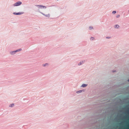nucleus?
<instances>
[{"mask_svg":"<svg viewBox=\"0 0 129 129\" xmlns=\"http://www.w3.org/2000/svg\"><path fill=\"white\" fill-rule=\"evenodd\" d=\"M88 85L85 84H83L81 85V87H85L87 86Z\"/></svg>","mask_w":129,"mask_h":129,"instance_id":"423d86ee","label":"nucleus"},{"mask_svg":"<svg viewBox=\"0 0 129 129\" xmlns=\"http://www.w3.org/2000/svg\"><path fill=\"white\" fill-rule=\"evenodd\" d=\"M119 25L118 24L114 26V28H119Z\"/></svg>","mask_w":129,"mask_h":129,"instance_id":"6e6552de","label":"nucleus"},{"mask_svg":"<svg viewBox=\"0 0 129 129\" xmlns=\"http://www.w3.org/2000/svg\"><path fill=\"white\" fill-rule=\"evenodd\" d=\"M84 90H80L79 91H77L76 92V93H81L82 92H84Z\"/></svg>","mask_w":129,"mask_h":129,"instance_id":"0eeeda50","label":"nucleus"},{"mask_svg":"<svg viewBox=\"0 0 129 129\" xmlns=\"http://www.w3.org/2000/svg\"><path fill=\"white\" fill-rule=\"evenodd\" d=\"M119 17H120V15H118L116 17H117V18H119Z\"/></svg>","mask_w":129,"mask_h":129,"instance_id":"2eb2a0df","label":"nucleus"},{"mask_svg":"<svg viewBox=\"0 0 129 129\" xmlns=\"http://www.w3.org/2000/svg\"><path fill=\"white\" fill-rule=\"evenodd\" d=\"M84 62V60L81 61L78 64V65L79 66H80L81 65H82Z\"/></svg>","mask_w":129,"mask_h":129,"instance_id":"39448f33","label":"nucleus"},{"mask_svg":"<svg viewBox=\"0 0 129 129\" xmlns=\"http://www.w3.org/2000/svg\"><path fill=\"white\" fill-rule=\"evenodd\" d=\"M116 13V11H114L112 12V13L113 14H115Z\"/></svg>","mask_w":129,"mask_h":129,"instance_id":"4468645a","label":"nucleus"},{"mask_svg":"<svg viewBox=\"0 0 129 129\" xmlns=\"http://www.w3.org/2000/svg\"><path fill=\"white\" fill-rule=\"evenodd\" d=\"M14 105V104H10L9 105V107H13Z\"/></svg>","mask_w":129,"mask_h":129,"instance_id":"9d476101","label":"nucleus"},{"mask_svg":"<svg viewBox=\"0 0 129 129\" xmlns=\"http://www.w3.org/2000/svg\"><path fill=\"white\" fill-rule=\"evenodd\" d=\"M89 29L90 30H92L93 29V27L90 26H89Z\"/></svg>","mask_w":129,"mask_h":129,"instance_id":"1a4fd4ad","label":"nucleus"},{"mask_svg":"<svg viewBox=\"0 0 129 129\" xmlns=\"http://www.w3.org/2000/svg\"><path fill=\"white\" fill-rule=\"evenodd\" d=\"M48 64L47 63H46L45 64H43V67H46V66H48Z\"/></svg>","mask_w":129,"mask_h":129,"instance_id":"9b49d317","label":"nucleus"},{"mask_svg":"<svg viewBox=\"0 0 129 129\" xmlns=\"http://www.w3.org/2000/svg\"><path fill=\"white\" fill-rule=\"evenodd\" d=\"M128 81L129 82V79L128 80Z\"/></svg>","mask_w":129,"mask_h":129,"instance_id":"dca6fc26","label":"nucleus"},{"mask_svg":"<svg viewBox=\"0 0 129 129\" xmlns=\"http://www.w3.org/2000/svg\"><path fill=\"white\" fill-rule=\"evenodd\" d=\"M36 7L35 8V10L36 12H39L41 14L45 16L47 18H49L50 16V14L48 13L47 14H46V12H41L40 10L42 9H45L46 8V7L44 6L41 5H35Z\"/></svg>","mask_w":129,"mask_h":129,"instance_id":"f257e3e1","label":"nucleus"},{"mask_svg":"<svg viewBox=\"0 0 129 129\" xmlns=\"http://www.w3.org/2000/svg\"><path fill=\"white\" fill-rule=\"evenodd\" d=\"M94 39V38L92 37H91L90 38V40H93Z\"/></svg>","mask_w":129,"mask_h":129,"instance_id":"f8f14e48","label":"nucleus"},{"mask_svg":"<svg viewBox=\"0 0 129 129\" xmlns=\"http://www.w3.org/2000/svg\"><path fill=\"white\" fill-rule=\"evenodd\" d=\"M128 12H129V10H128Z\"/></svg>","mask_w":129,"mask_h":129,"instance_id":"f3484780","label":"nucleus"},{"mask_svg":"<svg viewBox=\"0 0 129 129\" xmlns=\"http://www.w3.org/2000/svg\"><path fill=\"white\" fill-rule=\"evenodd\" d=\"M22 4V2L20 1L16 2L13 5L14 7H17L21 5Z\"/></svg>","mask_w":129,"mask_h":129,"instance_id":"7ed1b4c3","label":"nucleus"},{"mask_svg":"<svg viewBox=\"0 0 129 129\" xmlns=\"http://www.w3.org/2000/svg\"><path fill=\"white\" fill-rule=\"evenodd\" d=\"M24 13L23 12H19L18 13H16V12H13V14L14 15H21Z\"/></svg>","mask_w":129,"mask_h":129,"instance_id":"20e7f679","label":"nucleus"},{"mask_svg":"<svg viewBox=\"0 0 129 129\" xmlns=\"http://www.w3.org/2000/svg\"><path fill=\"white\" fill-rule=\"evenodd\" d=\"M22 49H20L15 51H11L10 52V53L11 55H14L15 54L16 52H19Z\"/></svg>","mask_w":129,"mask_h":129,"instance_id":"f03ea898","label":"nucleus"},{"mask_svg":"<svg viewBox=\"0 0 129 129\" xmlns=\"http://www.w3.org/2000/svg\"><path fill=\"white\" fill-rule=\"evenodd\" d=\"M111 38V37H106V38L107 39H110Z\"/></svg>","mask_w":129,"mask_h":129,"instance_id":"ddd939ff","label":"nucleus"}]
</instances>
